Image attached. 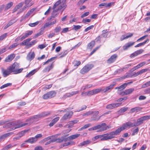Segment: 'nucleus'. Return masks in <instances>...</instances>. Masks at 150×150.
Here are the masks:
<instances>
[{
  "label": "nucleus",
  "mask_w": 150,
  "mask_h": 150,
  "mask_svg": "<svg viewBox=\"0 0 150 150\" xmlns=\"http://www.w3.org/2000/svg\"><path fill=\"white\" fill-rule=\"evenodd\" d=\"M134 125L133 123L131 122L128 121L125 123L123 124L122 127L117 129L116 130L114 131L116 136L119 135L121 131L124 130L129 129L133 127Z\"/></svg>",
  "instance_id": "1"
},
{
  "label": "nucleus",
  "mask_w": 150,
  "mask_h": 150,
  "mask_svg": "<svg viewBox=\"0 0 150 150\" xmlns=\"http://www.w3.org/2000/svg\"><path fill=\"white\" fill-rule=\"evenodd\" d=\"M28 124V123H22L20 121L13 122H9L6 125L5 127L8 128L11 127L12 130L25 126Z\"/></svg>",
  "instance_id": "2"
},
{
  "label": "nucleus",
  "mask_w": 150,
  "mask_h": 150,
  "mask_svg": "<svg viewBox=\"0 0 150 150\" xmlns=\"http://www.w3.org/2000/svg\"><path fill=\"white\" fill-rule=\"evenodd\" d=\"M110 128V127L107 126L105 123H103L88 129V130L92 131L98 129L97 132H100L105 131Z\"/></svg>",
  "instance_id": "3"
},
{
  "label": "nucleus",
  "mask_w": 150,
  "mask_h": 150,
  "mask_svg": "<svg viewBox=\"0 0 150 150\" xmlns=\"http://www.w3.org/2000/svg\"><path fill=\"white\" fill-rule=\"evenodd\" d=\"M66 0H59L57 1L53 6V9L59 10H62L63 11L66 7L67 5L66 3Z\"/></svg>",
  "instance_id": "4"
},
{
  "label": "nucleus",
  "mask_w": 150,
  "mask_h": 150,
  "mask_svg": "<svg viewBox=\"0 0 150 150\" xmlns=\"http://www.w3.org/2000/svg\"><path fill=\"white\" fill-rule=\"evenodd\" d=\"M9 67L11 72L14 74H17L21 73L23 69V68H19L20 64L16 62H14Z\"/></svg>",
  "instance_id": "5"
},
{
  "label": "nucleus",
  "mask_w": 150,
  "mask_h": 150,
  "mask_svg": "<svg viewBox=\"0 0 150 150\" xmlns=\"http://www.w3.org/2000/svg\"><path fill=\"white\" fill-rule=\"evenodd\" d=\"M99 135V138H100L101 141L107 140L114 138L116 136L114 131L103 135Z\"/></svg>",
  "instance_id": "6"
},
{
  "label": "nucleus",
  "mask_w": 150,
  "mask_h": 150,
  "mask_svg": "<svg viewBox=\"0 0 150 150\" xmlns=\"http://www.w3.org/2000/svg\"><path fill=\"white\" fill-rule=\"evenodd\" d=\"M150 119V116H143L137 120V122L134 123V126H139L143 123L144 120Z\"/></svg>",
  "instance_id": "7"
},
{
  "label": "nucleus",
  "mask_w": 150,
  "mask_h": 150,
  "mask_svg": "<svg viewBox=\"0 0 150 150\" xmlns=\"http://www.w3.org/2000/svg\"><path fill=\"white\" fill-rule=\"evenodd\" d=\"M56 93L55 91H51L44 94L42 97L44 99H47L48 98H51L54 97L56 96Z\"/></svg>",
  "instance_id": "8"
},
{
  "label": "nucleus",
  "mask_w": 150,
  "mask_h": 150,
  "mask_svg": "<svg viewBox=\"0 0 150 150\" xmlns=\"http://www.w3.org/2000/svg\"><path fill=\"white\" fill-rule=\"evenodd\" d=\"M93 67L92 64H88L86 65L81 70L80 72L82 74H84L89 71Z\"/></svg>",
  "instance_id": "9"
},
{
  "label": "nucleus",
  "mask_w": 150,
  "mask_h": 150,
  "mask_svg": "<svg viewBox=\"0 0 150 150\" xmlns=\"http://www.w3.org/2000/svg\"><path fill=\"white\" fill-rule=\"evenodd\" d=\"M1 72L4 77H5L10 75L11 72L8 67L6 69L3 67L1 68Z\"/></svg>",
  "instance_id": "10"
},
{
  "label": "nucleus",
  "mask_w": 150,
  "mask_h": 150,
  "mask_svg": "<svg viewBox=\"0 0 150 150\" xmlns=\"http://www.w3.org/2000/svg\"><path fill=\"white\" fill-rule=\"evenodd\" d=\"M121 104V103H114L109 104L106 106V108L108 109H112L114 108L119 106Z\"/></svg>",
  "instance_id": "11"
},
{
  "label": "nucleus",
  "mask_w": 150,
  "mask_h": 150,
  "mask_svg": "<svg viewBox=\"0 0 150 150\" xmlns=\"http://www.w3.org/2000/svg\"><path fill=\"white\" fill-rule=\"evenodd\" d=\"M35 10V8H33L30 10L29 11H28L25 16H23L22 17V18L21 20L20 21L21 22L24 19L27 18L30 16V15L34 12V11Z\"/></svg>",
  "instance_id": "12"
},
{
  "label": "nucleus",
  "mask_w": 150,
  "mask_h": 150,
  "mask_svg": "<svg viewBox=\"0 0 150 150\" xmlns=\"http://www.w3.org/2000/svg\"><path fill=\"white\" fill-rule=\"evenodd\" d=\"M68 134L64 135L61 138H58V139H53V141L54 142H57L59 143H62L63 142H67V140L66 139V137L67 136Z\"/></svg>",
  "instance_id": "13"
},
{
  "label": "nucleus",
  "mask_w": 150,
  "mask_h": 150,
  "mask_svg": "<svg viewBox=\"0 0 150 150\" xmlns=\"http://www.w3.org/2000/svg\"><path fill=\"white\" fill-rule=\"evenodd\" d=\"M33 33V31L31 30L28 31L25 33H23L20 36L21 38V41H22L23 40L28 37V36L31 35Z\"/></svg>",
  "instance_id": "14"
},
{
  "label": "nucleus",
  "mask_w": 150,
  "mask_h": 150,
  "mask_svg": "<svg viewBox=\"0 0 150 150\" xmlns=\"http://www.w3.org/2000/svg\"><path fill=\"white\" fill-rule=\"evenodd\" d=\"M72 112H69L66 113L62 118V120H64L67 119H69L72 115Z\"/></svg>",
  "instance_id": "15"
},
{
  "label": "nucleus",
  "mask_w": 150,
  "mask_h": 150,
  "mask_svg": "<svg viewBox=\"0 0 150 150\" xmlns=\"http://www.w3.org/2000/svg\"><path fill=\"white\" fill-rule=\"evenodd\" d=\"M135 43V42H129L126 44L123 47V49L124 50H127L129 47L133 45Z\"/></svg>",
  "instance_id": "16"
},
{
  "label": "nucleus",
  "mask_w": 150,
  "mask_h": 150,
  "mask_svg": "<svg viewBox=\"0 0 150 150\" xmlns=\"http://www.w3.org/2000/svg\"><path fill=\"white\" fill-rule=\"evenodd\" d=\"M41 67L38 68L36 69L32 70L29 72L26 76V77H29L34 74L36 72L38 71L40 68Z\"/></svg>",
  "instance_id": "17"
},
{
  "label": "nucleus",
  "mask_w": 150,
  "mask_h": 150,
  "mask_svg": "<svg viewBox=\"0 0 150 150\" xmlns=\"http://www.w3.org/2000/svg\"><path fill=\"white\" fill-rule=\"evenodd\" d=\"M32 40V38H30L26 40H24L20 44V45H25L28 47H29V42Z\"/></svg>",
  "instance_id": "18"
},
{
  "label": "nucleus",
  "mask_w": 150,
  "mask_h": 150,
  "mask_svg": "<svg viewBox=\"0 0 150 150\" xmlns=\"http://www.w3.org/2000/svg\"><path fill=\"white\" fill-rule=\"evenodd\" d=\"M117 57V55L116 54H113L107 60L108 63L110 64L114 62L116 59Z\"/></svg>",
  "instance_id": "19"
},
{
  "label": "nucleus",
  "mask_w": 150,
  "mask_h": 150,
  "mask_svg": "<svg viewBox=\"0 0 150 150\" xmlns=\"http://www.w3.org/2000/svg\"><path fill=\"white\" fill-rule=\"evenodd\" d=\"M148 70V69H142L141 70L138 71L137 73L134 72V74L132 75V76H134V77L137 76L141 74H142L146 71Z\"/></svg>",
  "instance_id": "20"
},
{
  "label": "nucleus",
  "mask_w": 150,
  "mask_h": 150,
  "mask_svg": "<svg viewBox=\"0 0 150 150\" xmlns=\"http://www.w3.org/2000/svg\"><path fill=\"white\" fill-rule=\"evenodd\" d=\"M53 64L52 63L45 68L42 71L44 73L49 72L50 70L53 68Z\"/></svg>",
  "instance_id": "21"
},
{
  "label": "nucleus",
  "mask_w": 150,
  "mask_h": 150,
  "mask_svg": "<svg viewBox=\"0 0 150 150\" xmlns=\"http://www.w3.org/2000/svg\"><path fill=\"white\" fill-rule=\"evenodd\" d=\"M40 114H38L37 115L34 116L33 117L29 118L28 119L26 120V122L30 121L29 123H30L31 122H33V121L34 119L37 120L39 118H40Z\"/></svg>",
  "instance_id": "22"
},
{
  "label": "nucleus",
  "mask_w": 150,
  "mask_h": 150,
  "mask_svg": "<svg viewBox=\"0 0 150 150\" xmlns=\"http://www.w3.org/2000/svg\"><path fill=\"white\" fill-rule=\"evenodd\" d=\"M115 85V84H112L109 86L106 87L105 88L103 89V91L104 93H105L107 91L110 92L111 90L113 88V87Z\"/></svg>",
  "instance_id": "23"
},
{
  "label": "nucleus",
  "mask_w": 150,
  "mask_h": 150,
  "mask_svg": "<svg viewBox=\"0 0 150 150\" xmlns=\"http://www.w3.org/2000/svg\"><path fill=\"white\" fill-rule=\"evenodd\" d=\"M15 56V54H13L8 55L6 58L5 61L8 62H11L14 58Z\"/></svg>",
  "instance_id": "24"
},
{
  "label": "nucleus",
  "mask_w": 150,
  "mask_h": 150,
  "mask_svg": "<svg viewBox=\"0 0 150 150\" xmlns=\"http://www.w3.org/2000/svg\"><path fill=\"white\" fill-rule=\"evenodd\" d=\"M91 142V141L90 140H87L81 142L77 146L81 147H82L83 146H86L87 145L90 144Z\"/></svg>",
  "instance_id": "25"
},
{
  "label": "nucleus",
  "mask_w": 150,
  "mask_h": 150,
  "mask_svg": "<svg viewBox=\"0 0 150 150\" xmlns=\"http://www.w3.org/2000/svg\"><path fill=\"white\" fill-rule=\"evenodd\" d=\"M35 55L34 52L29 53L27 56V59L28 60L31 61L34 58Z\"/></svg>",
  "instance_id": "26"
},
{
  "label": "nucleus",
  "mask_w": 150,
  "mask_h": 150,
  "mask_svg": "<svg viewBox=\"0 0 150 150\" xmlns=\"http://www.w3.org/2000/svg\"><path fill=\"white\" fill-rule=\"evenodd\" d=\"M16 20L15 19H13L11 20L5 26L4 29H6L8 28L9 26L12 25L14 23H16Z\"/></svg>",
  "instance_id": "27"
},
{
  "label": "nucleus",
  "mask_w": 150,
  "mask_h": 150,
  "mask_svg": "<svg viewBox=\"0 0 150 150\" xmlns=\"http://www.w3.org/2000/svg\"><path fill=\"white\" fill-rule=\"evenodd\" d=\"M142 109V108L139 107H136L132 108L130 110V112L132 113L134 112H138L141 111Z\"/></svg>",
  "instance_id": "28"
},
{
  "label": "nucleus",
  "mask_w": 150,
  "mask_h": 150,
  "mask_svg": "<svg viewBox=\"0 0 150 150\" xmlns=\"http://www.w3.org/2000/svg\"><path fill=\"white\" fill-rule=\"evenodd\" d=\"M113 4V2H111L109 3L108 4L106 3H103L99 5V6L100 7L101 6H105L107 7H110Z\"/></svg>",
  "instance_id": "29"
},
{
  "label": "nucleus",
  "mask_w": 150,
  "mask_h": 150,
  "mask_svg": "<svg viewBox=\"0 0 150 150\" xmlns=\"http://www.w3.org/2000/svg\"><path fill=\"white\" fill-rule=\"evenodd\" d=\"M36 142L35 139L34 137H30L25 141V142L29 143L30 144H33L35 143Z\"/></svg>",
  "instance_id": "30"
},
{
  "label": "nucleus",
  "mask_w": 150,
  "mask_h": 150,
  "mask_svg": "<svg viewBox=\"0 0 150 150\" xmlns=\"http://www.w3.org/2000/svg\"><path fill=\"white\" fill-rule=\"evenodd\" d=\"M59 117H57L54 119L52 121L50 122L49 125L50 127L52 126L59 119Z\"/></svg>",
  "instance_id": "31"
},
{
  "label": "nucleus",
  "mask_w": 150,
  "mask_h": 150,
  "mask_svg": "<svg viewBox=\"0 0 150 150\" xmlns=\"http://www.w3.org/2000/svg\"><path fill=\"white\" fill-rule=\"evenodd\" d=\"M50 112H44L39 114L41 118L50 115Z\"/></svg>",
  "instance_id": "32"
},
{
  "label": "nucleus",
  "mask_w": 150,
  "mask_h": 150,
  "mask_svg": "<svg viewBox=\"0 0 150 150\" xmlns=\"http://www.w3.org/2000/svg\"><path fill=\"white\" fill-rule=\"evenodd\" d=\"M133 35V33H130L129 35L125 36V35H123L120 38L121 41H122L125 39H126L129 38L131 37Z\"/></svg>",
  "instance_id": "33"
},
{
  "label": "nucleus",
  "mask_w": 150,
  "mask_h": 150,
  "mask_svg": "<svg viewBox=\"0 0 150 150\" xmlns=\"http://www.w3.org/2000/svg\"><path fill=\"white\" fill-rule=\"evenodd\" d=\"M127 87V84L124 83L119 87H116L115 88V89H117L118 91H121Z\"/></svg>",
  "instance_id": "34"
},
{
  "label": "nucleus",
  "mask_w": 150,
  "mask_h": 150,
  "mask_svg": "<svg viewBox=\"0 0 150 150\" xmlns=\"http://www.w3.org/2000/svg\"><path fill=\"white\" fill-rule=\"evenodd\" d=\"M32 0H25V4L28 7H29L33 5L34 3L32 2Z\"/></svg>",
  "instance_id": "35"
},
{
  "label": "nucleus",
  "mask_w": 150,
  "mask_h": 150,
  "mask_svg": "<svg viewBox=\"0 0 150 150\" xmlns=\"http://www.w3.org/2000/svg\"><path fill=\"white\" fill-rule=\"evenodd\" d=\"M12 134V132H9L7 133H6L0 136V137L2 141L4 140L6 138L8 137L9 136Z\"/></svg>",
  "instance_id": "36"
},
{
  "label": "nucleus",
  "mask_w": 150,
  "mask_h": 150,
  "mask_svg": "<svg viewBox=\"0 0 150 150\" xmlns=\"http://www.w3.org/2000/svg\"><path fill=\"white\" fill-rule=\"evenodd\" d=\"M59 10L57 9H53V11L52 13V15L51 16L50 19H51L52 18H54L57 16L58 14L57 12Z\"/></svg>",
  "instance_id": "37"
},
{
  "label": "nucleus",
  "mask_w": 150,
  "mask_h": 150,
  "mask_svg": "<svg viewBox=\"0 0 150 150\" xmlns=\"http://www.w3.org/2000/svg\"><path fill=\"white\" fill-rule=\"evenodd\" d=\"M149 40L148 39H147L144 42H143L140 43L138 44L137 45H135L134 47H139L142 46L143 45H144L146 44V43L148 42H149Z\"/></svg>",
  "instance_id": "38"
},
{
  "label": "nucleus",
  "mask_w": 150,
  "mask_h": 150,
  "mask_svg": "<svg viewBox=\"0 0 150 150\" xmlns=\"http://www.w3.org/2000/svg\"><path fill=\"white\" fill-rule=\"evenodd\" d=\"M102 34L101 35V38H106L108 35V32L107 31V30H103L102 31Z\"/></svg>",
  "instance_id": "39"
},
{
  "label": "nucleus",
  "mask_w": 150,
  "mask_h": 150,
  "mask_svg": "<svg viewBox=\"0 0 150 150\" xmlns=\"http://www.w3.org/2000/svg\"><path fill=\"white\" fill-rule=\"evenodd\" d=\"M95 45V42L93 41L89 43L88 45V48L91 49Z\"/></svg>",
  "instance_id": "40"
},
{
  "label": "nucleus",
  "mask_w": 150,
  "mask_h": 150,
  "mask_svg": "<svg viewBox=\"0 0 150 150\" xmlns=\"http://www.w3.org/2000/svg\"><path fill=\"white\" fill-rule=\"evenodd\" d=\"M134 90V89L133 88H130L126 90L125 91L126 93V95L131 94L133 92Z\"/></svg>",
  "instance_id": "41"
},
{
  "label": "nucleus",
  "mask_w": 150,
  "mask_h": 150,
  "mask_svg": "<svg viewBox=\"0 0 150 150\" xmlns=\"http://www.w3.org/2000/svg\"><path fill=\"white\" fill-rule=\"evenodd\" d=\"M13 3L12 2H11L7 4L5 6V10L6 11L10 8L13 5Z\"/></svg>",
  "instance_id": "42"
},
{
  "label": "nucleus",
  "mask_w": 150,
  "mask_h": 150,
  "mask_svg": "<svg viewBox=\"0 0 150 150\" xmlns=\"http://www.w3.org/2000/svg\"><path fill=\"white\" fill-rule=\"evenodd\" d=\"M13 147V146L11 144L6 146L5 147L2 149V150H8L9 149Z\"/></svg>",
  "instance_id": "43"
},
{
  "label": "nucleus",
  "mask_w": 150,
  "mask_h": 150,
  "mask_svg": "<svg viewBox=\"0 0 150 150\" xmlns=\"http://www.w3.org/2000/svg\"><path fill=\"white\" fill-rule=\"evenodd\" d=\"M92 86V84H87L84 86L82 87L81 89L83 90H84L90 88Z\"/></svg>",
  "instance_id": "44"
},
{
  "label": "nucleus",
  "mask_w": 150,
  "mask_h": 150,
  "mask_svg": "<svg viewBox=\"0 0 150 150\" xmlns=\"http://www.w3.org/2000/svg\"><path fill=\"white\" fill-rule=\"evenodd\" d=\"M61 30V28L60 26H58L55 28L54 29L55 32L58 34Z\"/></svg>",
  "instance_id": "45"
},
{
  "label": "nucleus",
  "mask_w": 150,
  "mask_h": 150,
  "mask_svg": "<svg viewBox=\"0 0 150 150\" xmlns=\"http://www.w3.org/2000/svg\"><path fill=\"white\" fill-rule=\"evenodd\" d=\"M94 94H96L101 91H103V88H99L93 90Z\"/></svg>",
  "instance_id": "46"
},
{
  "label": "nucleus",
  "mask_w": 150,
  "mask_h": 150,
  "mask_svg": "<svg viewBox=\"0 0 150 150\" xmlns=\"http://www.w3.org/2000/svg\"><path fill=\"white\" fill-rule=\"evenodd\" d=\"M91 126V125L90 124H88L86 125H84L82 127L80 128L79 130V131H81L83 129H86L88 127H89Z\"/></svg>",
  "instance_id": "47"
},
{
  "label": "nucleus",
  "mask_w": 150,
  "mask_h": 150,
  "mask_svg": "<svg viewBox=\"0 0 150 150\" xmlns=\"http://www.w3.org/2000/svg\"><path fill=\"white\" fill-rule=\"evenodd\" d=\"M23 3L21 2L19 3L18 5H16L15 8V9L16 11L19 9L23 5Z\"/></svg>",
  "instance_id": "48"
},
{
  "label": "nucleus",
  "mask_w": 150,
  "mask_h": 150,
  "mask_svg": "<svg viewBox=\"0 0 150 150\" xmlns=\"http://www.w3.org/2000/svg\"><path fill=\"white\" fill-rule=\"evenodd\" d=\"M39 22V21H38L34 23H30L29 24V25L31 27H34L37 25Z\"/></svg>",
  "instance_id": "49"
},
{
  "label": "nucleus",
  "mask_w": 150,
  "mask_h": 150,
  "mask_svg": "<svg viewBox=\"0 0 150 150\" xmlns=\"http://www.w3.org/2000/svg\"><path fill=\"white\" fill-rule=\"evenodd\" d=\"M75 139V134L71 136H69L67 137H66V139L67 141L70 140H72Z\"/></svg>",
  "instance_id": "50"
},
{
  "label": "nucleus",
  "mask_w": 150,
  "mask_h": 150,
  "mask_svg": "<svg viewBox=\"0 0 150 150\" xmlns=\"http://www.w3.org/2000/svg\"><path fill=\"white\" fill-rule=\"evenodd\" d=\"M93 112H91V111H89L88 112L83 113V116H88L91 115L92 114Z\"/></svg>",
  "instance_id": "51"
},
{
  "label": "nucleus",
  "mask_w": 150,
  "mask_h": 150,
  "mask_svg": "<svg viewBox=\"0 0 150 150\" xmlns=\"http://www.w3.org/2000/svg\"><path fill=\"white\" fill-rule=\"evenodd\" d=\"M12 85V83H8L5 84L0 87L1 89H2L3 88L7 87L8 86H10Z\"/></svg>",
  "instance_id": "52"
},
{
  "label": "nucleus",
  "mask_w": 150,
  "mask_h": 150,
  "mask_svg": "<svg viewBox=\"0 0 150 150\" xmlns=\"http://www.w3.org/2000/svg\"><path fill=\"white\" fill-rule=\"evenodd\" d=\"M68 52L67 51H65L64 52H62L60 54L61 55L60 57V58H62L65 56L67 54Z\"/></svg>",
  "instance_id": "53"
},
{
  "label": "nucleus",
  "mask_w": 150,
  "mask_h": 150,
  "mask_svg": "<svg viewBox=\"0 0 150 150\" xmlns=\"http://www.w3.org/2000/svg\"><path fill=\"white\" fill-rule=\"evenodd\" d=\"M56 58V57H53L51 58L50 59H48L47 61H46V62H45L44 63L43 65H45L46 64L48 63L49 62H51L52 61L54 60V59Z\"/></svg>",
  "instance_id": "54"
},
{
  "label": "nucleus",
  "mask_w": 150,
  "mask_h": 150,
  "mask_svg": "<svg viewBox=\"0 0 150 150\" xmlns=\"http://www.w3.org/2000/svg\"><path fill=\"white\" fill-rule=\"evenodd\" d=\"M139 131V129L138 128H137L135 129L133 131V132L132 133V135L134 136L136 134H137Z\"/></svg>",
  "instance_id": "55"
},
{
  "label": "nucleus",
  "mask_w": 150,
  "mask_h": 150,
  "mask_svg": "<svg viewBox=\"0 0 150 150\" xmlns=\"http://www.w3.org/2000/svg\"><path fill=\"white\" fill-rule=\"evenodd\" d=\"M18 45V44L17 43H13L8 47V49H11L15 47Z\"/></svg>",
  "instance_id": "56"
},
{
  "label": "nucleus",
  "mask_w": 150,
  "mask_h": 150,
  "mask_svg": "<svg viewBox=\"0 0 150 150\" xmlns=\"http://www.w3.org/2000/svg\"><path fill=\"white\" fill-rule=\"evenodd\" d=\"M37 42L36 40H35L32 41L31 42H29V47H31L32 45H34L35 43Z\"/></svg>",
  "instance_id": "57"
},
{
  "label": "nucleus",
  "mask_w": 150,
  "mask_h": 150,
  "mask_svg": "<svg viewBox=\"0 0 150 150\" xmlns=\"http://www.w3.org/2000/svg\"><path fill=\"white\" fill-rule=\"evenodd\" d=\"M73 142L72 141H70V142L65 143L63 144V146H65L69 145H71L73 144Z\"/></svg>",
  "instance_id": "58"
},
{
  "label": "nucleus",
  "mask_w": 150,
  "mask_h": 150,
  "mask_svg": "<svg viewBox=\"0 0 150 150\" xmlns=\"http://www.w3.org/2000/svg\"><path fill=\"white\" fill-rule=\"evenodd\" d=\"M54 137V136L53 135L48 137L42 140V141H43V142H46V141L48 140H49L51 139H52V137Z\"/></svg>",
  "instance_id": "59"
},
{
  "label": "nucleus",
  "mask_w": 150,
  "mask_h": 150,
  "mask_svg": "<svg viewBox=\"0 0 150 150\" xmlns=\"http://www.w3.org/2000/svg\"><path fill=\"white\" fill-rule=\"evenodd\" d=\"M150 86V81H148L142 85L143 88H145L146 86Z\"/></svg>",
  "instance_id": "60"
},
{
  "label": "nucleus",
  "mask_w": 150,
  "mask_h": 150,
  "mask_svg": "<svg viewBox=\"0 0 150 150\" xmlns=\"http://www.w3.org/2000/svg\"><path fill=\"white\" fill-rule=\"evenodd\" d=\"M42 137V134H37L34 138L35 139V140L37 141L38 139Z\"/></svg>",
  "instance_id": "61"
},
{
  "label": "nucleus",
  "mask_w": 150,
  "mask_h": 150,
  "mask_svg": "<svg viewBox=\"0 0 150 150\" xmlns=\"http://www.w3.org/2000/svg\"><path fill=\"white\" fill-rule=\"evenodd\" d=\"M7 33H5L0 36V40H1L5 38L7 36Z\"/></svg>",
  "instance_id": "62"
},
{
  "label": "nucleus",
  "mask_w": 150,
  "mask_h": 150,
  "mask_svg": "<svg viewBox=\"0 0 150 150\" xmlns=\"http://www.w3.org/2000/svg\"><path fill=\"white\" fill-rule=\"evenodd\" d=\"M86 107H87L86 105H83L81 107V109H78L76 111L79 112L85 109L86 108Z\"/></svg>",
  "instance_id": "63"
},
{
  "label": "nucleus",
  "mask_w": 150,
  "mask_h": 150,
  "mask_svg": "<svg viewBox=\"0 0 150 150\" xmlns=\"http://www.w3.org/2000/svg\"><path fill=\"white\" fill-rule=\"evenodd\" d=\"M143 50L142 49H141L139 50H137V51H136L135 52L136 54H137V55H138L142 53L143 52Z\"/></svg>",
  "instance_id": "64"
}]
</instances>
